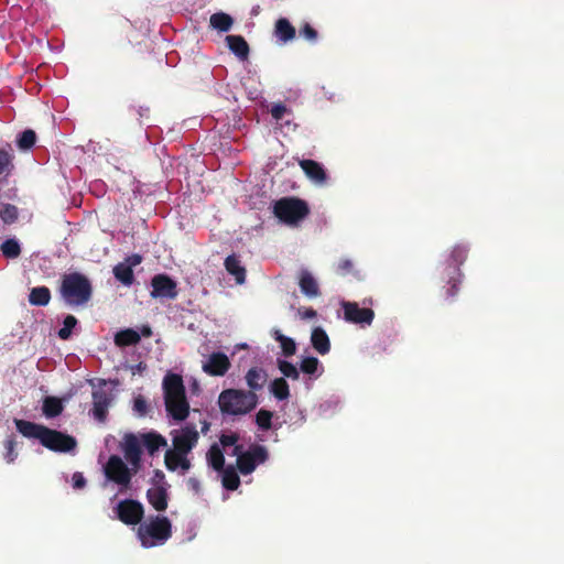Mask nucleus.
Listing matches in <instances>:
<instances>
[{
	"label": "nucleus",
	"mask_w": 564,
	"mask_h": 564,
	"mask_svg": "<svg viewBox=\"0 0 564 564\" xmlns=\"http://www.w3.org/2000/svg\"><path fill=\"white\" fill-rule=\"evenodd\" d=\"M17 430L29 438H36L50 451L58 453H68L75 449L77 441L74 436L65 434L57 430L48 429L25 420H14Z\"/></svg>",
	"instance_id": "nucleus-1"
},
{
	"label": "nucleus",
	"mask_w": 564,
	"mask_h": 564,
	"mask_svg": "<svg viewBox=\"0 0 564 564\" xmlns=\"http://www.w3.org/2000/svg\"><path fill=\"white\" fill-rule=\"evenodd\" d=\"M59 291L65 302L72 306L85 305L93 296L89 279L78 272L64 274Z\"/></svg>",
	"instance_id": "nucleus-2"
},
{
	"label": "nucleus",
	"mask_w": 564,
	"mask_h": 564,
	"mask_svg": "<svg viewBox=\"0 0 564 564\" xmlns=\"http://www.w3.org/2000/svg\"><path fill=\"white\" fill-rule=\"evenodd\" d=\"M218 404L225 414H247L258 405V395L252 391L227 389L219 394Z\"/></svg>",
	"instance_id": "nucleus-3"
},
{
	"label": "nucleus",
	"mask_w": 564,
	"mask_h": 564,
	"mask_svg": "<svg viewBox=\"0 0 564 564\" xmlns=\"http://www.w3.org/2000/svg\"><path fill=\"white\" fill-rule=\"evenodd\" d=\"M172 535V523L166 517L152 516L138 528V538L143 547L164 544Z\"/></svg>",
	"instance_id": "nucleus-4"
},
{
	"label": "nucleus",
	"mask_w": 564,
	"mask_h": 564,
	"mask_svg": "<svg viewBox=\"0 0 564 564\" xmlns=\"http://www.w3.org/2000/svg\"><path fill=\"white\" fill-rule=\"evenodd\" d=\"M273 214L283 224L295 226L310 214L307 203L297 197H283L273 205Z\"/></svg>",
	"instance_id": "nucleus-5"
},
{
	"label": "nucleus",
	"mask_w": 564,
	"mask_h": 564,
	"mask_svg": "<svg viewBox=\"0 0 564 564\" xmlns=\"http://www.w3.org/2000/svg\"><path fill=\"white\" fill-rule=\"evenodd\" d=\"M468 254V248L464 245H456L449 254L448 264L446 267L447 288L445 290V300L452 301L459 292L463 273L460 265L465 262Z\"/></svg>",
	"instance_id": "nucleus-6"
},
{
	"label": "nucleus",
	"mask_w": 564,
	"mask_h": 564,
	"mask_svg": "<svg viewBox=\"0 0 564 564\" xmlns=\"http://www.w3.org/2000/svg\"><path fill=\"white\" fill-rule=\"evenodd\" d=\"M104 474L107 480L120 486L122 489L130 487L132 477L137 474L133 467L128 465L118 455H110L107 463L104 465Z\"/></svg>",
	"instance_id": "nucleus-7"
},
{
	"label": "nucleus",
	"mask_w": 564,
	"mask_h": 564,
	"mask_svg": "<svg viewBox=\"0 0 564 564\" xmlns=\"http://www.w3.org/2000/svg\"><path fill=\"white\" fill-rule=\"evenodd\" d=\"M269 458V452L265 446L253 444L242 455H238L237 469L242 475L253 473L258 465L263 464Z\"/></svg>",
	"instance_id": "nucleus-8"
},
{
	"label": "nucleus",
	"mask_w": 564,
	"mask_h": 564,
	"mask_svg": "<svg viewBox=\"0 0 564 564\" xmlns=\"http://www.w3.org/2000/svg\"><path fill=\"white\" fill-rule=\"evenodd\" d=\"M117 518L127 525L141 524L144 517V508L141 502L134 499H124L118 502L115 508Z\"/></svg>",
	"instance_id": "nucleus-9"
},
{
	"label": "nucleus",
	"mask_w": 564,
	"mask_h": 564,
	"mask_svg": "<svg viewBox=\"0 0 564 564\" xmlns=\"http://www.w3.org/2000/svg\"><path fill=\"white\" fill-rule=\"evenodd\" d=\"M153 299L174 300L178 295L177 283L167 274L159 273L151 279Z\"/></svg>",
	"instance_id": "nucleus-10"
},
{
	"label": "nucleus",
	"mask_w": 564,
	"mask_h": 564,
	"mask_svg": "<svg viewBox=\"0 0 564 564\" xmlns=\"http://www.w3.org/2000/svg\"><path fill=\"white\" fill-rule=\"evenodd\" d=\"M173 449L188 454L197 444L199 434L194 424L185 425L180 432L173 431Z\"/></svg>",
	"instance_id": "nucleus-11"
},
{
	"label": "nucleus",
	"mask_w": 564,
	"mask_h": 564,
	"mask_svg": "<svg viewBox=\"0 0 564 564\" xmlns=\"http://www.w3.org/2000/svg\"><path fill=\"white\" fill-rule=\"evenodd\" d=\"M344 318L352 324L371 325L375 312L371 308H361L356 302H343Z\"/></svg>",
	"instance_id": "nucleus-12"
},
{
	"label": "nucleus",
	"mask_w": 564,
	"mask_h": 564,
	"mask_svg": "<svg viewBox=\"0 0 564 564\" xmlns=\"http://www.w3.org/2000/svg\"><path fill=\"white\" fill-rule=\"evenodd\" d=\"M121 448L124 455V458L133 467V471L138 473L141 468V455L142 449L140 445L139 438L132 434H126L123 437V442L121 444Z\"/></svg>",
	"instance_id": "nucleus-13"
},
{
	"label": "nucleus",
	"mask_w": 564,
	"mask_h": 564,
	"mask_svg": "<svg viewBox=\"0 0 564 564\" xmlns=\"http://www.w3.org/2000/svg\"><path fill=\"white\" fill-rule=\"evenodd\" d=\"M230 368V360L224 352H213L203 364V370L209 376L221 377Z\"/></svg>",
	"instance_id": "nucleus-14"
},
{
	"label": "nucleus",
	"mask_w": 564,
	"mask_h": 564,
	"mask_svg": "<svg viewBox=\"0 0 564 564\" xmlns=\"http://www.w3.org/2000/svg\"><path fill=\"white\" fill-rule=\"evenodd\" d=\"M93 416L98 422H105L108 415V408L111 403L110 394L105 390H95L93 391Z\"/></svg>",
	"instance_id": "nucleus-15"
},
{
	"label": "nucleus",
	"mask_w": 564,
	"mask_h": 564,
	"mask_svg": "<svg viewBox=\"0 0 564 564\" xmlns=\"http://www.w3.org/2000/svg\"><path fill=\"white\" fill-rule=\"evenodd\" d=\"M164 400L186 395L182 376L169 372L163 379Z\"/></svg>",
	"instance_id": "nucleus-16"
},
{
	"label": "nucleus",
	"mask_w": 564,
	"mask_h": 564,
	"mask_svg": "<svg viewBox=\"0 0 564 564\" xmlns=\"http://www.w3.org/2000/svg\"><path fill=\"white\" fill-rule=\"evenodd\" d=\"M164 403L167 414L175 421H184L188 416L189 404L186 395L165 399Z\"/></svg>",
	"instance_id": "nucleus-17"
},
{
	"label": "nucleus",
	"mask_w": 564,
	"mask_h": 564,
	"mask_svg": "<svg viewBox=\"0 0 564 564\" xmlns=\"http://www.w3.org/2000/svg\"><path fill=\"white\" fill-rule=\"evenodd\" d=\"M299 164L305 175L314 183L323 184L326 182L327 174L321 163L310 159H302L299 161Z\"/></svg>",
	"instance_id": "nucleus-18"
},
{
	"label": "nucleus",
	"mask_w": 564,
	"mask_h": 564,
	"mask_svg": "<svg viewBox=\"0 0 564 564\" xmlns=\"http://www.w3.org/2000/svg\"><path fill=\"white\" fill-rule=\"evenodd\" d=\"M147 499L154 510L161 512L167 508V489L164 485L155 486L147 491Z\"/></svg>",
	"instance_id": "nucleus-19"
},
{
	"label": "nucleus",
	"mask_w": 564,
	"mask_h": 564,
	"mask_svg": "<svg viewBox=\"0 0 564 564\" xmlns=\"http://www.w3.org/2000/svg\"><path fill=\"white\" fill-rule=\"evenodd\" d=\"M299 286L301 292L310 299L317 297L321 295L317 281L315 280L313 274L305 269L300 271Z\"/></svg>",
	"instance_id": "nucleus-20"
},
{
	"label": "nucleus",
	"mask_w": 564,
	"mask_h": 564,
	"mask_svg": "<svg viewBox=\"0 0 564 564\" xmlns=\"http://www.w3.org/2000/svg\"><path fill=\"white\" fill-rule=\"evenodd\" d=\"M246 382L250 388L249 391L256 393V391L262 390L268 380V373L264 369L259 367L250 368L246 373Z\"/></svg>",
	"instance_id": "nucleus-21"
},
{
	"label": "nucleus",
	"mask_w": 564,
	"mask_h": 564,
	"mask_svg": "<svg viewBox=\"0 0 564 564\" xmlns=\"http://www.w3.org/2000/svg\"><path fill=\"white\" fill-rule=\"evenodd\" d=\"M226 43L229 50L240 59L246 61L249 57V44L241 35H227Z\"/></svg>",
	"instance_id": "nucleus-22"
},
{
	"label": "nucleus",
	"mask_w": 564,
	"mask_h": 564,
	"mask_svg": "<svg viewBox=\"0 0 564 564\" xmlns=\"http://www.w3.org/2000/svg\"><path fill=\"white\" fill-rule=\"evenodd\" d=\"M142 445L148 451L149 455L154 456V454L161 448L167 445L165 437L161 434L152 431L148 433L141 434Z\"/></svg>",
	"instance_id": "nucleus-23"
},
{
	"label": "nucleus",
	"mask_w": 564,
	"mask_h": 564,
	"mask_svg": "<svg viewBox=\"0 0 564 564\" xmlns=\"http://www.w3.org/2000/svg\"><path fill=\"white\" fill-rule=\"evenodd\" d=\"M274 35L279 41L286 43L295 39L296 31L286 18H280L274 25Z\"/></svg>",
	"instance_id": "nucleus-24"
},
{
	"label": "nucleus",
	"mask_w": 564,
	"mask_h": 564,
	"mask_svg": "<svg viewBox=\"0 0 564 564\" xmlns=\"http://www.w3.org/2000/svg\"><path fill=\"white\" fill-rule=\"evenodd\" d=\"M311 343L313 348L321 355H326L330 350L329 337L322 327H315L312 330Z\"/></svg>",
	"instance_id": "nucleus-25"
},
{
	"label": "nucleus",
	"mask_w": 564,
	"mask_h": 564,
	"mask_svg": "<svg viewBox=\"0 0 564 564\" xmlns=\"http://www.w3.org/2000/svg\"><path fill=\"white\" fill-rule=\"evenodd\" d=\"M226 271L235 276L238 284H242L246 281V269L241 265L240 260L236 254H230L225 259Z\"/></svg>",
	"instance_id": "nucleus-26"
},
{
	"label": "nucleus",
	"mask_w": 564,
	"mask_h": 564,
	"mask_svg": "<svg viewBox=\"0 0 564 564\" xmlns=\"http://www.w3.org/2000/svg\"><path fill=\"white\" fill-rule=\"evenodd\" d=\"M51 297V291L47 286H35L30 291L29 303L34 306H46Z\"/></svg>",
	"instance_id": "nucleus-27"
},
{
	"label": "nucleus",
	"mask_w": 564,
	"mask_h": 564,
	"mask_svg": "<svg viewBox=\"0 0 564 564\" xmlns=\"http://www.w3.org/2000/svg\"><path fill=\"white\" fill-rule=\"evenodd\" d=\"M140 340V334L132 328L122 329L115 335V344L118 347L137 345Z\"/></svg>",
	"instance_id": "nucleus-28"
},
{
	"label": "nucleus",
	"mask_w": 564,
	"mask_h": 564,
	"mask_svg": "<svg viewBox=\"0 0 564 564\" xmlns=\"http://www.w3.org/2000/svg\"><path fill=\"white\" fill-rule=\"evenodd\" d=\"M221 475V484L227 490H237L240 486V478L236 468L231 465L225 467Z\"/></svg>",
	"instance_id": "nucleus-29"
},
{
	"label": "nucleus",
	"mask_w": 564,
	"mask_h": 564,
	"mask_svg": "<svg viewBox=\"0 0 564 564\" xmlns=\"http://www.w3.org/2000/svg\"><path fill=\"white\" fill-rule=\"evenodd\" d=\"M112 272L115 278L126 286H130L134 282L133 269L124 262L116 264Z\"/></svg>",
	"instance_id": "nucleus-30"
},
{
	"label": "nucleus",
	"mask_w": 564,
	"mask_h": 564,
	"mask_svg": "<svg viewBox=\"0 0 564 564\" xmlns=\"http://www.w3.org/2000/svg\"><path fill=\"white\" fill-rule=\"evenodd\" d=\"M209 23L219 32H228L234 24V19L225 12H217L210 15Z\"/></svg>",
	"instance_id": "nucleus-31"
},
{
	"label": "nucleus",
	"mask_w": 564,
	"mask_h": 564,
	"mask_svg": "<svg viewBox=\"0 0 564 564\" xmlns=\"http://www.w3.org/2000/svg\"><path fill=\"white\" fill-rule=\"evenodd\" d=\"M63 410L64 405L61 399L56 397H46L43 400L42 411L46 417H56L63 412Z\"/></svg>",
	"instance_id": "nucleus-32"
},
{
	"label": "nucleus",
	"mask_w": 564,
	"mask_h": 564,
	"mask_svg": "<svg viewBox=\"0 0 564 564\" xmlns=\"http://www.w3.org/2000/svg\"><path fill=\"white\" fill-rule=\"evenodd\" d=\"M207 460L209 466L217 471L225 468V457L217 444L212 445L208 449Z\"/></svg>",
	"instance_id": "nucleus-33"
},
{
	"label": "nucleus",
	"mask_w": 564,
	"mask_h": 564,
	"mask_svg": "<svg viewBox=\"0 0 564 564\" xmlns=\"http://www.w3.org/2000/svg\"><path fill=\"white\" fill-rule=\"evenodd\" d=\"M270 392L280 401L286 400L290 397V388L286 380L283 377L275 378L270 383Z\"/></svg>",
	"instance_id": "nucleus-34"
},
{
	"label": "nucleus",
	"mask_w": 564,
	"mask_h": 564,
	"mask_svg": "<svg viewBox=\"0 0 564 564\" xmlns=\"http://www.w3.org/2000/svg\"><path fill=\"white\" fill-rule=\"evenodd\" d=\"M0 251L7 259H17L21 256L22 250L15 238H9L1 243Z\"/></svg>",
	"instance_id": "nucleus-35"
},
{
	"label": "nucleus",
	"mask_w": 564,
	"mask_h": 564,
	"mask_svg": "<svg viewBox=\"0 0 564 564\" xmlns=\"http://www.w3.org/2000/svg\"><path fill=\"white\" fill-rule=\"evenodd\" d=\"M274 339L280 343L282 352L285 357H291L296 352V344L291 337H288L281 334L279 330H275Z\"/></svg>",
	"instance_id": "nucleus-36"
},
{
	"label": "nucleus",
	"mask_w": 564,
	"mask_h": 564,
	"mask_svg": "<svg viewBox=\"0 0 564 564\" xmlns=\"http://www.w3.org/2000/svg\"><path fill=\"white\" fill-rule=\"evenodd\" d=\"M36 141V133L31 130H24L18 138L17 144L21 150H30Z\"/></svg>",
	"instance_id": "nucleus-37"
},
{
	"label": "nucleus",
	"mask_w": 564,
	"mask_h": 564,
	"mask_svg": "<svg viewBox=\"0 0 564 564\" xmlns=\"http://www.w3.org/2000/svg\"><path fill=\"white\" fill-rule=\"evenodd\" d=\"M273 413L265 409H260L256 414V424L262 431H269L272 427Z\"/></svg>",
	"instance_id": "nucleus-38"
},
{
	"label": "nucleus",
	"mask_w": 564,
	"mask_h": 564,
	"mask_svg": "<svg viewBox=\"0 0 564 564\" xmlns=\"http://www.w3.org/2000/svg\"><path fill=\"white\" fill-rule=\"evenodd\" d=\"M185 455L184 453H180L173 448L167 449L164 456V463L169 470L174 471L178 468L181 459Z\"/></svg>",
	"instance_id": "nucleus-39"
},
{
	"label": "nucleus",
	"mask_w": 564,
	"mask_h": 564,
	"mask_svg": "<svg viewBox=\"0 0 564 564\" xmlns=\"http://www.w3.org/2000/svg\"><path fill=\"white\" fill-rule=\"evenodd\" d=\"M18 217H19V210H18L17 206H14V205L6 204L0 209V218L7 225H11V224L15 223Z\"/></svg>",
	"instance_id": "nucleus-40"
},
{
	"label": "nucleus",
	"mask_w": 564,
	"mask_h": 564,
	"mask_svg": "<svg viewBox=\"0 0 564 564\" xmlns=\"http://www.w3.org/2000/svg\"><path fill=\"white\" fill-rule=\"evenodd\" d=\"M76 325L77 318L74 315H67L63 321V327L57 333L58 337L63 340L69 339Z\"/></svg>",
	"instance_id": "nucleus-41"
},
{
	"label": "nucleus",
	"mask_w": 564,
	"mask_h": 564,
	"mask_svg": "<svg viewBox=\"0 0 564 564\" xmlns=\"http://www.w3.org/2000/svg\"><path fill=\"white\" fill-rule=\"evenodd\" d=\"M278 368L285 378H289L292 380H299L300 372H299L297 368L292 362L279 359Z\"/></svg>",
	"instance_id": "nucleus-42"
},
{
	"label": "nucleus",
	"mask_w": 564,
	"mask_h": 564,
	"mask_svg": "<svg viewBox=\"0 0 564 564\" xmlns=\"http://www.w3.org/2000/svg\"><path fill=\"white\" fill-rule=\"evenodd\" d=\"M13 155L0 148V175L1 174H10L13 169Z\"/></svg>",
	"instance_id": "nucleus-43"
},
{
	"label": "nucleus",
	"mask_w": 564,
	"mask_h": 564,
	"mask_svg": "<svg viewBox=\"0 0 564 564\" xmlns=\"http://www.w3.org/2000/svg\"><path fill=\"white\" fill-rule=\"evenodd\" d=\"M17 444L18 443L14 437H9L4 441V459L9 464L13 463L18 457Z\"/></svg>",
	"instance_id": "nucleus-44"
},
{
	"label": "nucleus",
	"mask_w": 564,
	"mask_h": 564,
	"mask_svg": "<svg viewBox=\"0 0 564 564\" xmlns=\"http://www.w3.org/2000/svg\"><path fill=\"white\" fill-rule=\"evenodd\" d=\"M319 366V361L316 357H306L301 361L300 369L302 372L307 375H314Z\"/></svg>",
	"instance_id": "nucleus-45"
},
{
	"label": "nucleus",
	"mask_w": 564,
	"mask_h": 564,
	"mask_svg": "<svg viewBox=\"0 0 564 564\" xmlns=\"http://www.w3.org/2000/svg\"><path fill=\"white\" fill-rule=\"evenodd\" d=\"M300 35L310 42H315L318 37L317 31L310 24L304 23L299 31Z\"/></svg>",
	"instance_id": "nucleus-46"
},
{
	"label": "nucleus",
	"mask_w": 564,
	"mask_h": 564,
	"mask_svg": "<svg viewBox=\"0 0 564 564\" xmlns=\"http://www.w3.org/2000/svg\"><path fill=\"white\" fill-rule=\"evenodd\" d=\"M354 269V263L350 259H340L336 264V273L339 275H347Z\"/></svg>",
	"instance_id": "nucleus-47"
},
{
	"label": "nucleus",
	"mask_w": 564,
	"mask_h": 564,
	"mask_svg": "<svg viewBox=\"0 0 564 564\" xmlns=\"http://www.w3.org/2000/svg\"><path fill=\"white\" fill-rule=\"evenodd\" d=\"M290 110L283 105V104H274L270 110L271 116L276 121L282 120L285 113H288Z\"/></svg>",
	"instance_id": "nucleus-48"
},
{
	"label": "nucleus",
	"mask_w": 564,
	"mask_h": 564,
	"mask_svg": "<svg viewBox=\"0 0 564 564\" xmlns=\"http://www.w3.org/2000/svg\"><path fill=\"white\" fill-rule=\"evenodd\" d=\"M239 441V435L237 433L223 434L219 438L223 447L234 446Z\"/></svg>",
	"instance_id": "nucleus-49"
},
{
	"label": "nucleus",
	"mask_w": 564,
	"mask_h": 564,
	"mask_svg": "<svg viewBox=\"0 0 564 564\" xmlns=\"http://www.w3.org/2000/svg\"><path fill=\"white\" fill-rule=\"evenodd\" d=\"M133 409L140 415H145L148 412V404L143 397L139 395L134 399Z\"/></svg>",
	"instance_id": "nucleus-50"
},
{
	"label": "nucleus",
	"mask_w": 564,
	"mask_h": 564,
	"mask_svg": "<svg viewBox=\"0 0 564 564\" xmlns=\"http://www.w3.org/2000/svg\"><path fill=\"white\" fill-rule=\"evenodd\" d=\"M297 314L302 319H311L317 315L316 311L312 307H300Z\"/></svg>",
	"instance_id": "nucleus-51"
},
{
	"label": "nucleus",
	"mask_w": 564,
	"mask_h": 564,
	"mask_svg": "<svg viewBox=\"0 0 564 564\" xmlns=\"http://www.w3.org/2000/svg\"><path fill=\"white\" fill-rule=\"evenodd\" d=\"M85 485H86V479L83 476V474L82 473H75L73 475V487L75 489H82V488L85 487Z\"/></svg>",
	"instance_id": "nucleus-52"
},
{
	"label": "nucleus",
	"mask_w": 564,
	"mask_h": 564,
	"mask_svg": "<svg viewBox=\"0 0 564 564\" xmlns=\"http://www.w3.org/2000/svg\"><path fill=\"white\" fill-rule=\"evenodd\" d=\"M142 262V257L138 253H134L128 258H126L124 263L129 264L130 268L139 265Z\"/></svg>",
	"instance_id": "nucleus-53"
},
{
	"label": "nucleus",
	"mask_w": 564,
	"mask_h": 564,
	"mask_svg": "<svg viewBox=\"0 0 564 564\" xmlns=\"http://www.w3.org/2000/svg\"><path fill=\"white\" fill-rule=\"evenodd\" d=\"M188 485L195 492H198L200 490V482L196 478L191 477L188 479Z\"/></svg>",
	"instance_id": "nucleus-54"
},
{
	"label": "nucleus",
	"mask_w": 564,
	"mask_h": 564,
	"mask_svg": "<svg viewBox=\"0 0 564 564\" xmlns=\"http://www.w3.org/2000/svg\"><path fill=\"white\" fill-rule=\"evenodd\" d=\"M178 467H181L183 470H188L191 468V462L186 455H183Z\"/></svg>",
	"instance_id": "nucleus-55"
},
{
	"label": "nucleus",
	"mask_w": 564,
	"mask_h": 564,
	"mask_svg": "<svg viewBox=\"0 0 564 564\" xmlns=\"http://www.w3.org/2000/svg\"><path fill=\"white\" fill-rule=\"evenodd\" d=\"M245 452L242 451V445H238L237 443L234 445V449L231 455L238 458V455H242Z\"/></svg>",
	"instance_id": "nucleus-56"
},
{
	"label": "nucleus",
	"mask_w": 564,
	"mask_h": 564,
	"mask_svg": "<svg viewBox=\"0 0 564 564\" xmlns=\"http://www.w3.org/2000/svg\"><path fill=\"white\" fill-rule=\"evenodd\" d=\"M141 332H142V335L145 337H150L152 335V330L149 326H144Z\"/></svg>",
	"instance_id": "nucleus-57"
},
{
	"label": "nucleus",
	"mask_w": 564,
	"mask_h": 564,
	"mask_svg": "<svg viewBox=\"0 0 564 564\" xmlns=\"http://www.w3.org/2000/svg\"><path fill=\"white\" fill-rule=\"evenodd\" d=\"M155 477L158 478V481H162V482H163V481H164V478H165V475L163 474V471H162V470L158 469V470L155 471Z\"/></svg>",
	"instance_id": "nucleus-58"
},
{
	"label": "nucleus",
	"mask_w": 564,
	"mask_h": 564,
	"mask_svg": "<svg viewBox=\"0 0 564 564\" xmlns=\"http://www.w3.org/2000/svg\"><path fill=\"white\" fill-rule=\"evenodd\" d=\"M207 429H208V423H206V422H205V423H204V429H203V431H204V430H207Z\"/></svg>",
	"instance_id": "nucleus-59"
}]
</instances>
